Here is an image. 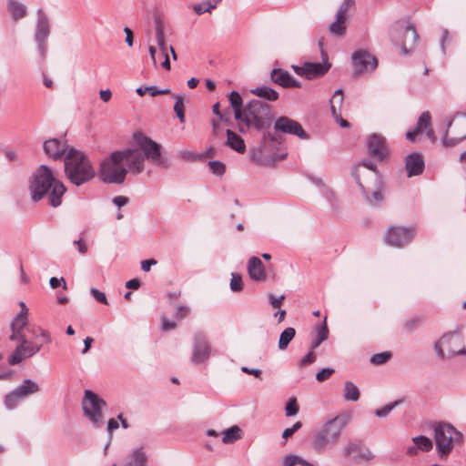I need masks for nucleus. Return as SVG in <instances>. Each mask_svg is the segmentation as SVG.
Instances as JSON below:
<instances>
[{"label": "nucleus", "instance_id": "052dcab7", "mask_svg": "<svg viewBox=\"0 0 466 466\" xmlns=\"http://www.w3.org/2000/svg\"><path fill=\"white\" fill-rule=\"evenodd\" d=\"M62 284L63 289H66V282L64 278L57 279L56 277H52L49 280V285L52 289H56Z\"/></svg>", "mask_w": 466, "mask_h": 466}, {"label": "nucleus", "instance_id": "4be33fe9", "mask_svg": "<svg viewBox=\"0 0 466 466\" xmlns=\"http://www.w3.org/2000/svg\"><path fill=\"white\" fill-rule=\"evenodd\" d=\"M425 163L423 157L419 152H412L405 157V169L407 177H416L421 175L424 171Z\"/></svg>", "mask_w": 466, "mask_h": 466}, {"label": "nucleus", "instance_id": "cd10ccee", "mask_svg": "<svg viewBox=\"0 0 466 466\" xmlns=\"http://www.w3.org/2000/svg\"><path fill=\"white\" fill-rule=\"evenodd\" d=\"M248 270L249 277L254 280L261 281L266 279L265 269L262 261L257 257H252L249 259Z\"/></svg>", "mask_w": 466, "mask_h": 466}, {"label": "nucleus", "instance_id": "bb28decb", "mask_svg": "<svg viewBox=\"0 0 466 466\" xmlns=\"http://www.w3.org/2000/svg\"><path fill=\"white\" fill-rule=\"evenodd\" d=\"M434 436L433 437H463L462 433L458 431L456 428L446 421H439L433 424Z\"/></svg>", "mask_w": 466, "mask_h": 466}, {"label": "nucleus", "instance_id": "e433bc0d", "mask_svg": "<svg viewBox=\"0 0 466 466\" xmlns=\"http://www.w3.org/2000/svg\"><path fill=\"white\" fill-rule=\"evenodd\" d=\"M296 330L292 327L286 328L279 336L278 347L280 350H284L288 348L290 341L294 339Z\"/></svg>", "mask_w": 466, "mask_h": 466}, {"label": "nucleus", "instance_id": "774afa93", "mask_svg": "<svg viewBox=\"0 0 466 466\" xmlns=\"http://www.w3.org/2000/svg\"><path fill=\"white\" fill-rule=\"evenodd\" d=\"M420 323V319L419 318H413L411 319H409L405 322L404 324V329L407 330V331H411L413 330L417 325Z\"/></svg>", "mask_w": 466, "mask_h": 466}, {"label": "nucleus", "instance_id": "aec40b11", "mask_svg": "<svg viewBox=\"0 0 466 466\" xmlns=\"http://www.w3.org/2000/svg\"><path fill=\"white\" fill-rule=\"evenodd\" d=\"M348 425V419L344 415H338L329 420L323 426L318 437H339Z\"/></svg>", "mask_w": 466, "mask_h": 466}, {"label": "nucleus", "instance_id": "dca6fc26", "mask_svg": "<svg viewBox=\"0 0 466 466\" xmlns=\"http://www.w3.org/2000/svg\"><path fill=\"white\" fill-rule=\"evenodd\" d=\"M211 346L206 334L197 332L194 336V345L191 361L194 364H201L210 357Z\"/></svg>", "mask_w": 466, "mask_h": 466}, {"label": "nucleus", "instance_id": "69168bd1", "mask_svg": "<svg viewBox=\"0 0 466 466\" xmlns=\"http://www.w3.org/2000/svg\"><path fill=\"white\" fill-rule=\"evenodd\" d=\"M189 312V309L184 305H178L176 309V317L178 319L185 318Z\"/></svg>", "mask_w": 466, "mask_h": 466}, {"label": "nucleus", "instance_id": "0e129e2a", "mask_svg": "<svg viewBox=\"0 0 466 466\" xmlns=\"http://www.w3.org/2000/svg\"><path fill=\"white\" fill-rule=\"evenodd\" d=\"M246 150V145L244 140L238 135L235 134V151L238 153H244Z\"/></svg>", "mask_w": 466, "mask_h": 466}, {"label": "nucleus", "instance_id": "2eb2a0df", "mask_svg": "<svg viewBox=\"0 0 466 466\" xmlns=\"http://www.w3.org/2000/svg\"><path fill=\"white\" fill-rule=\"evenodd\" d=\"M272 134H279V132L294 135L301 139H308L309 135L303 129L302 126L288 117V116H280L274 122V127L271 131Z\"/></svg>", "mask_w": 466, "mask_h": 466}, {"label": "nucleus", "instance_id": "37998d69", "mask_svg": "<svg viewBox=\"0 0 466 466\" xmlns=\"http://www.w3.org/2000/svg\"><path fill=\"white\" fill-rule=\"evenodd\" d=\"M283 466H314L295 454H289L283 461Z\"/></svg>", "mask_w": 466, "mask_h": 466}, {"label": "nucleus", "instance_id": "4468645a", "mask_svg": "<svg viewBox=\"0 0 466 466\" xmlns=\"http://www.w3.org/2000/svg\"><path fill=\"white\" fill-rule=\"evenodd\" d=\"M351 59L355 76L366 72H371L378 66L377 58L365 50L354 52Z\"/></svg>", "mask_w": 466, "mask_h": 466}, {"label": "nucleus", "instance_id": "393cba45", "mask_svg": "<svg viewBox=\"0 0 466 466\" xmlns=\"http://www.w3.org/2000/svg\"><path fill=\"white\" fill-rule=\"evenodd\" d=\"M351 175L354 177L356 183L358 184L363 196L365 197V198L367 199V201L369 203L374 205V204H377L383 200V196H382L381 191L373 190L372 192H370V189L366 188L363 182L360 179L359 168H352Z\"/></svg>", "mask_w": 466, "mask_h": 466}, {"label": "nucleus", "instance_id": "7c9ffc66", "mask_svg": "<svg viewBox=\"0 0 466 466\" xmlns=\"http://www.w3.org/2000/svg\"><path fill=\"white\" fill-rule=\"evenodd\" d=\"M361 167H364L367 169V172L369 173L370 177L377 184L380 180L379 172L377 169V166L372 163L370 160H362L359 163L358 166L354 167L353 168H359V175L360 179L361 180V177L364 176V173L366 171H361Z\"/></svg>", "mask_w": 466, "mask_h": 466}, {"label": "nucleus", "instance_id": "6e6552de", "mask_svg": "<svg viewBox=\"0 0 466 466\" xmlns=\"http://www.w3.org/2000/svg\"><path fill=\"white\" fill-rule=\"evenodd\" d=\"M466 139V113H457L449 119L443 131L442 145L452 147Z\"/></svg>", "mask_w": 466, "mask_h": 466}, {"label": "nucleus", "instance_id": "c03bdc74", "mask_svg": "<svg viewBox=\"0 0 466 466\" xmlns=\"http://www.w3.org/2000/svg\"><path fill=\"white\" fill-rule=\"evenodd\" d=\"M176 103L174 106V111L176 112L180 123L185 122V107H184V97L181 95H176Z\"/></svg>", "mask_w": 466, "mask_h": 466}, {"label": "nucleus", "instance_id": "9b49d317", "mask_svg": "<svg viewBox=\"0 0 466 466\" xmlns=\"http://www.w3.org/2000/svg\"><path fill=\"white\" fill-rule=\"evenodd\" d=\"M36 22L34 32V38L42 58L46 57L47 52V40L51 34V25L48 15L42 8L36 10Z\"/></svg>", "mask_w": 466, "mask_h": 466}, {"label": "nucleus", "instance_id": "f3484780", "mask_svg": "<svg viewBox=\"0 0 466 466\" xmlns=\"http://www.w3.org/2000/svg\"><path fill=\"white\" fill-rule=\"evenodd\" d=\"M122 153V162H126L127 173L138 175L143 172L145 166V157L137 148H127L118 150Z\"/></svg>", "mask_w": 466, "mask_h": 466}, {"label": "nucleus", "instance_id": "72a5a7b5", "mask_svg": "<svg viewBox=\"0 0 466 466\" xmlns=\"http://www.w3.org/2000/svg\"><path fill=\"white\" fill-rule=\"evenodd\" d=\"M16 390L25 399L32 394L37 393L40 390V387L35 381L26 379L23 381V384L16 388Z\"/></svg>", "mask_w": 466, "mask_h": 466}, {"label": "nucleus", "instance_id": "a18cd8bd", "mask_svg": "<svg viewBox=\"0 0 466 466\" xmlns=\"http://www.w3.org/2000/svg\"><path fill=\"white\" fill-rule=\"evenodd\" d=\"M401 400H395L393 402H390L385 406H383L380 409H377L374 411V414L379 418H385L387 417L400 403Z\"/></svg>", "mask_w": 466, "mask_h": 466}, {"label": "nucleus", "instance_id": "3c124183", "mask_svg": "<svg viewBox=\"0 0 466 466\" xmlns=\"http://www.w3.org/2000/svg\"><path fill=\"white\" fill-rule=\"evenodd\" d=\"M286 415L287 416H295L299 412V405L297 403V400L295 398L289 399L286 405Z\"/></svg>", "mask_w": 466, "mask_h": 466}, {"label": "nucleus", "instance_id": "680f3d73", "mask_svg": "<svg viewBox=\"0 0 466 466\" xmlns=\"http://www.w3.org/2000/svg\"><path fill=\"white\" fill-rule=\"evenodd\" d=\"M83 234H84V232L81 233V237L78 239L74 241V245L76 246L77 250H78L79 253L86 254V251H87V245H86V241L82 238Z\"/></svg>", "mask_w": 466, "mask_h": 466}, {"label": "nucleus", "instance_id": "de8ad7c7", "mask_svg": "<svg viewBox=\"0 0 466 466\" xmlns=\"http://www.w3.org/2000/svg\"><path fill=\"white\" fill-rule=\"evenodd\" d=\"M390 358L391 353L389 351L376 353L371 356L370 362L374 365H381L386 363Z\"/></svg>", "mask_w": 466, "mask_h": 466}, {"label": "nucleus", "instance_id": "5fc2aeb1", "mask_svg": "<svg viewBox=\"0 0 466 466\" xmlns=\"http://www.w3.org/2000/svg\"><path fill=\"white\" fill-rule=\"evenodd\" d=\"M354 3H355L354 0H344L342 2V4L340 5V6L337 12V15L343 16L344 18L347 19L348 11L354 5Z\"/></svg>", "mask_w": 466, "mask_h": 466}, {"label": "nucleus", "instance_id": "a19ab883", "mask_svg": "<svg viewBox=\"0 0 466 466\" xmlns=\"http://www.w3.org/2000/svg\"><path fill=\"white\" fill-rule=\"evenodd\" d=\"M24 398L20 395V393L15 390L9 392L5 395V405L8 410L15 409L22 400Z\"/></svg>", "mask_w": 466, "mask_h": 466}, {"label": "nucleus", "instance_id": "b1692460", "mask_svg": "<svg viewBox=\"0 0 466 466\" xmlns=\"http://www.w3.org/2000/svg\"><path fill=\"white\" fill-rule=\"evenodd\" d=\"M270 79L273 83L285 87H301V83L295 79L288 71L281 68H274L270 72Z\"/></svg>", "mask_w": 466, "mask_h": 466}, {"label": "nucleus", "instance_id": "49530a36", "mask_svg": "<svg viewBox=\"0 0 466 466\" xmlns=\"http://www.w3.org/2000/svg\"><path fill=\"white\" fill-rule=\"evenodd\" d=\"M156 39L161 50V54H166V52H167V46L165 41L164 29L160 25H158L156 28Z\"/></svg>", "mask_w": 466, "mask_h": 466}, {"label": "nucleus", "instance_id": "5701e85b", "mask_svg": "<svg viewBox=\"0 0 466 466\" xmlns=\"http://www.w3.org/2000/svg\"><path fill=\"white\" fill-rule=\"evenodd\" d=\"M43 149L49 157L57 160L65 157L69 148L65 142L57 138H50L44 142Z\"/></svg>", "mask_w": 466, "mask_h": 466}, {"label": "nucleus", "instance_id": "a878e982", "mask_svg": "<svg viewBox=\"0 0 466 466\" xmlns=\"http://www.w3.org/2000/svg\"><path fill=\"white\" fill-rule=\"evenodd\" d=\"M431 116L428 111L422 112L418 118L416 126L406 133V138L414 142L417 136L431 125Z\"/></svg>", "mask_w": 466, "mask_h": 466}, {"label": "nucleus", "instance_id": "473e14b6", "mask_svg": "<svg viewBox=\"0 0 466 466\" xmlns=\"http://www.w3.org/2000/svg\"><path fill=\"white\" fill-rule=\"evenodd\" d=\"M343 397L347 401L356 402L360 400V392L358 386L350 380L344 382Z\"/></svg>", "mask_w": 466, "mask_h": 466}, {"label": "nucleus", "instance_id": "c9c22d12", "mask_svg": "<svg viewBox=\"0 0 466 466\" xmlns=\"http://www.w3.org/2000/svg\"><path fill=\"white\" fill-rule=\"evenodd\" d=\"M454 439H435L436 448L441 458L447 457L453 449Z\"/></svg>", "mask_w": 466, "mask_h": 466}, {"label": "nucleus", "instance_id": "4c0bfd02", "mask_svg": "<svg viewBox=\"0 0 466 466\" xmlns=\"http://www.w3.org/2000/svg\"><path fill=\"white\" fill-rule=\"evenodd\" d=\"M218 121L213 120L212 126H213V132L216 137H220L223 134V127L222 124H225L226 126L230 125V113L224 112L221 113L220 116H218Z\"/></svg>", "mask_w": 466, "mask_h": 466}, {"label": "nucleus", "instance_id": "864d4df0", "mask_svg": "<svg viewBox=\"0 0 466 466\" xmlns=\"http://www.w3.org/2000/svg\"><path fill=\"white\" fill-rule=\"evenodd\" d=\"M335 370L332 368H323L316 374V380L319 382L327 380L333 373Z\"/></svg>", "mask_w": 466, "mask_h": 466}, {"label": "nucleus", "instance_id": "9d476101", "mask_svg": "<svg viewBox=\"0 0 466 466\" xmlns=\"http://www.w3.org/2000/svg\"><path fill=\"white\" fill-rule=\"evenodd\" d=\"M81 405L85 416L96 428L104 424L102 408L106 406V401L103 399L92 390H85Z\"/></svg>", "mask_w": 466, "mask_h": 466}, {"label": "nucleus", "instance_id": "c756f323", "mask_svg": "<svg viewBox=\"0 0 466 466\" xmlns=\"http://www.w3.org/2000/svg\"><path fill=\"white\" fill-rule=\"evenodd\" d=\"M250 92L258 97L263 98L269 102H275L279 97V92L268 86H258L251 89Z\"/></svg>", "mask_w": 466, "mask_h": 466}, {"label": "nucleus", "instance_id": "603ef678", "mask_svg": "<svg viewBox=\"0 0 466 466\" xmlns=\"http://www.w3.org/2000/svg\"><path fill=\"white\" fill-rule=\"evenodd\" d=\"M90 294L92 295L94 299L96 300L97 302H99L103 305H108L107 298L104 292L100 291L99 289H97L96 288H91Z\"/></svg>", "mask_w": 466, "mask_h": 466}, {"label": "nucleus", "instance_id": "8fccbe9b", "mask_svg": "<svg viewBox=\"0 0 466 466\" xmlns=\"http://www.w3.org/2000/svg\"><path fill=\"white\" fill-rule=\"evenodd\" d=\"M210 171L216 176H222L225 173V165L218 160L209 161L208 163Z\"/></svg>", "mask_w": 466, "mask_h": 466}, {"label": "nucleus", "instance_id": "338daca9", "mask_svg": "<svg viewBox=\"0 0 466 466\" xmlns=\"http://www.w3.org/2000/svg\"><path fill=\"white\" fill-rule=\"evenodd\" d=\"M241 370L244 373H247V374H249V375H253L254 377L261 380V373H262V371L259 369H250V368H248L246 366H243V367H241Z\"/></svg>", "mask_w": 466, "mask_h": 466}, {"label": "nucleus", "instance_id": "2f4dec72", "mask_svg": "<svg viewBox=\"0 0 466 466\" xmlns=\"http://www.w3.org/2000/svg\"><path fill=\"white\" fill-rule=\"evenodd\" d=\"M413 446L408 448L407 452L409 455H416L418 451H429L433 447L431 439H412Z\"/></svg>", "mask_w": 466, "mask_h": 466}, {"label": "nucleus", "instance_id": "6ab92c4d", "mask_svg": "<svg viewBox=\"0 0 466 466\" xmlns=\"http://www.w3.org/2000/svg\"><path fill=\"white\" fill-rule=\"evenodd\" d=\"M344 455L354 461H368L373 455L370 451L366 448L360 440L351 441L346 448Z\"/></svg>", "mask_w": 466, "mask_h": 466}, {"label": "nucleus", "instance_id": "c85d7f7f", "mask_svg": "<svg viewBox=\"0 0 466 466\" xmlns=\"http://www.w3.org/2000/svg\"><path fill=\"white\" fill-rule=\"evenodd\" d=\"M330 68V64L324 63H306L307 79H314L324 76Z\"/></svg>", "mask_w": 466, "mask_h": 466}, {"label": "nucleus", "instance_id": "79ce46f5", "mask_svg": "<svg viewBox=\"0 0 466 466\" xmlns=\"http://www.w3.org/2000/svg\"><path fill=\"white\" fill-rule=\"evenodd\" d=\"M147 457L143 448L135 450L131 455L128 466H146Z\"/></svg>", "mask_w": 466, "mask_h": 466}, {"label": "nucleus", "instance_id": "e2e57ef3", "mask_svg": "<svg viewBox=\"0 0 466 466\" xmlns=\"http://www.w3.org/2000/svg\"><path fill=\"white\" fill-rule=\"evenodd\" d=\"M147 90L152 96H156L157 95H167L171 93L170 89H158L156 86H147Z\"/></svg>", "mask_w": 466, "mask_h": 466}, {"label": "nucleus", "instance_id": "f8f14e48", "mask_svg": "<svg viewBox=\"0 0 466 466\" xmlns=\"http://www.w3.org/2000/svg\"><path fill=\"white\" fill-rule=\"evenodd\" d=\"M15 341H18V345L8 357V363L12 366L21 363L24 360L29 359L38 353L42 345L34 344L29 341L26 337L19 338Z\"/></svg>", "mask_w": 466, "mask_h": 466}, {"label": "nucleus", "instance_id": "20e7f679", "mask_svg": "<svg viewBox=\"0 0 466 466\" xmlns=\"http://www.w3.org/2000/svg\"><path fill=\"white\" fill-rule=\"evenodd\" d=\"M65 173L68 180L79 187L87 183L96 176L90 160L81 151L69 148L65 157Z\"/></svg>", "mask_w": 466, "mask_h": 466}, {"label": "nucleus", "instance_id": "7ed1b4c3", "mask_svg": "<svg viewBox=\"0 0 466 466\" xmlns=\"http://www.w3.org/2000/svg\"><path fill=\"white\" fill-rule=\"evenodd\" d=\"M288 153L282 145V137L279 134H272L265 131L258 147L250 150V158L260 166L272 167L277 162L284 159Z\"/></svg>", "mask_w": 466, "mask_h": 466}, {"label": "nucleus", "instance_id": "09e8293b", "mask_svg": "<svg viewBox=\"0 0 466 466\" xmlns=\"http://www.w3.org/2000/svg\"><path fill=\"white\" fill-rule=\"evenodd\" d=\"M333 440L334 439H314L312 446L316 451L321 452L332 445L331 441Z\"/></svg>", "mask_w": 466, "mask_h": 466}, {"label": "nucleus", "instance_id": "1a4fd4ad", "mask_svg": "<svg viewBox=\"0 0 466 466\" xmlns=\"http://www.w3.org/2000/svg\"><path fill=\"white\" fill-rule=\"evenodd\" d=\"M434 349L441 360L451 359L458 355H466V349L458 332H450L443 335L434 344Z\"/></svg>", "mask_w": 466, "mask_h": 466}, {"label": "nucleus", "instance_id": "ea45409f", "mask_svg": "<svg viewBox=\"0 0 466 466\" xmlns=\"http://www.w3.org/2000/svg\"><path fill=\"white\" fill-rule=\"evenodd\" d=\"M347 19L343 16L336 15V19L330 24L329 31L336 35H342L346 31Z\"/></svg>", "mask_w": 466, "mask_h": 466}, {"label": "nucleus", "instance_id": "f03ea898", "mask_svg": "<svg viewBox=\"0 0 466 466\" xmlns=\"http://www.w3.org/2000/svg\"><path fill=\"white\" fill-rule=\"evenodd\" d=\"M235 120L244 125L238 128L241 133L249 127L263 132L268 131L273 122L271 106L258 99H253L243 106L241 96L235 91Z\"/></svg>", "mask_w": 466, "mask_h": 466}, {"label": "nucleus", "instance_id": "13d9d810", "mask_svg": "<svg viewBox=\"0 0 466 466\" xmlns=\"http://www.w3.org/2000/svg\"><path fill=\"white\" fill-rule=\"evenodd\" d=\"M268 298L270 305L274 309H279L282 304V301L285 299L284 295H280L279 297H275L272 293H269L268 295Z\"/></svg>", "mask_w": 466, "mask_h": 466}, {"label": "nucleus", "instance_id": "a211bd4d", "mask_svg": "<svg viewBox=\"0 0 466 466\" xmlns=\"http://www.w3.org/2000/svg\"><path fill=\"white\" fill-rule=\"evenodd\" d=\"M367 147L369 155L379 161L384 160L389 154L386 139L380 135H370L367 139Z\"/></svg>", "mask_w": 466, "mask_h": 466}, {"label": "nucleus", "instance_id": "412c9836", "mask_svg": "<svg viewBox=\"0 0 466 466\" xmlns=\"http://www.w3.org/2000/svg\"><path fill=\"white\" fill-rule=\"evenodd\" d=\"M20 312L16 315L11 323L12 334L10 335L9 339L13 341L18 339L19 338L25 337L24 334V329L27 324L28 309L24 302H20Z\"/></svg>", "mask_w": 466, "mask_h": 466}, {"label": "nucleus", "instance_id": "f257e3e1", "mask_svg": "<svg viewBox=\"0 0 466 466\" xmlns=\"http://www.w3.org/2000/svg\"><path fill=\"white\" fill-rule=\"evenodd\" d=\"M29 190L34 202L46 198L51 207L57 208L62 204V198L66 188L63 182L56 177L49 167L41 165L33 174Z\"/></svg>", "mask_w": 466, "mask_h": 466}, {"label": "nucleus", "instance_id": "6e6d98bb", "mask_svg": "<svg viewBox=\"0 0 466 466\" xmlns=\"http://www.w3.org/2000/svg\"><path fill=\"white\" fill-rule=\"evenodd\" d=\"M317 330V338L320 339V340L325 341L329 337V329L326 324V320L322 324H319L316 327Z\"/></svg>", "mask_w": 466, "mask_h": 466}, {"label": "nucleus", "instance_id": "58836bf2", "mask_svg": "<svg viewBox=\"0 0 466 466\" xmlns=\"http://www.w3.org/2000/svg\"><path fill=\"white\" fill-rule=\"evenodd\" d=\"M343 91L342 89H337L332 96V98L329 100L330 102V111L332 116L337 118L339 112H340V107L343 103Z\"/></svg>", "mask_w": 466, "mask_h": 466}, {"label": "nucleus", "instance_id": "39448f33", "mask_svg": "<svg viewBox=\"0 0 466 466\" xmlns=\"http://www.w3.org/2000/svg\"><path fill=\"white\" fill-rule=\"evenodd\" d=\"M122 153L114 151L100 163L99 178L107 184H122L127 177V169L122 162Z\"/></svg>", "mask_w": 466, "mask_h": 466}, {"label": "nucleus", "instance_id": "ddd939ff", "mask_svg": "<svg viewBox=\"0 0 466 466\" xmlns=\"http://www.w3.org/2000/svg\"><path fill=\"white\" fill-rule=\"evenodd\" d=\"M414 235V228L393 226L388 229L385 235V241L390 246L401 248L409 244L413 238Z\"/></svg>", "mask_w": 466, "mask_h": 466}, {"label": "nucleus", "instance_id": "423d86ee", "mask_svg": "<svg viewBox=\"0 0 466 466\" xmlns=\"http://www.w3.org/2000/svg\"><path fill=\"white\" fill-rule=\"evenodd\" d=\"M390 35L393 43L400 47L404 55H408L415 49L420 38L413 24L405 25L401 21H398L392 25Z\"/></svg>", "mask_w": 466, "mask_h": 466}, {"label": "nucleus", "instance_id": "4d7b16f0", "mask_svg": "<svg viewBox=\"0 0 466 466\" xmlns=\"http://www.w3.org/2000/svg\"><path fill=\"white\" fill-rule=\"evenodd\" d=\"M316 354L313 350H309L307 355H305L299 361V366L300 368L312 364L316 361Z\"/></svg>", "mask_w": 466, "mask_h": 466}, {"label": "nucleus", "instance_id": "bf43d9fd", "mask_svg": "<svg viewBox=\"0 0 466 466\" xmlns=\"http://www.w3.org/2000/svg\"><path fill=\"white\" fill-rule=\"evenodd\" d=\"M301 427H302V423L300 421H297L291 427L285 429L281 434V437H291Z\"/></svg>", "mask_w": 466, "mask_h": 466}, {"label": "nucleus", "instance_id": "f704fd0d", "mask_svg": "<svg viewBox=\"0 0 466 466\" xmlns=\"http://www.w3.org/2000/svg\"><path fill=\"white\" fill-rule=\"evenodd\" d=\"M7 7L15 21L24 18L27 14L26 6L15 0H9Z\"/></svg>", "mask_w": 466, "mask_h": 466}, {"label": "nucleus", "instance_id": "0eeeda50", "mask_svg": "<svg viewBox=\"0 0 466 466\" xmlns=\"http://www.w3.org/2000/svg\"><path fill=\"white\" fill-rule=\"evenodd\" d=\"M134 140L138 146V149L142 152L145 159L147 158L153 164L164 168H168L170 166L167 157L162 156V146L150 137L145 136L141 132L134 133Z\"/></svg>", "mask_w": 466, "mask_h": 466}]
</instances>
